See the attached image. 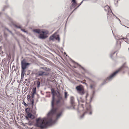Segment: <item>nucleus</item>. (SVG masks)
Wrapping results in <instances>:
<instances>
[{
	"label": "nucleus",
	"instance_id": "1",
	"mask_svg": "<svg viewBox=\"0 0 129 129\" xmlns=\"http://www.w3.org/2000/svg\"><path fill=\"white\" fill-rule=\"evenodd\" d=\"M51 92L53 94L51 102L52 109L51 111L48 114V118L42 119L39 118L36 120V126L41 128L46 127L47 126L51 125L53 123V121L52 119L55 115H56V117L58 118L61 114V112L58 113V108L54 107V103L55 101L54 95L55 91L54 89L52 88Z\"/></svg>",
	"mask_w": 129,
	"mask_h": 129
},
{
	"label": "nucleus",
	"instance_id": "2",
	"mask_svg": "<svg viewBox=\"0 0 129 129\" xmlns=\"http://www.w3.org/2000/svg\"><path fill=\"white\" fill-rule=\"evenodd\" d=\"M35 33L40 34L39 38L42 39H44L47 38L48 36L47 35L48 34L49 32L47 30L41 31L40 29H35L33 30Z\"/></svg>",
	"mask_w": 129,
	"mask_h": 129
},
{
	"label": "nucleus",
	"instance_id": "3",
	"mask_svg": "<svg viewBox=\"0 0 129 129\" xmlns=\"http://www.w3.org/2000/svg\"><path fill=\"white\" fill-rule=\"evenodd\" d=\"M126 63H124L117 70L114 72L112 75L107 78V80H109L111 79L114 77L120 71L123 67H126Z\"/></svg>",
	"mask_w": 129,
	"mask_h": 129
},
{
	"label": "nucleus",
	"instance_id": "4",
	"mask_svg": "<svg viewBox=\"0 0 129 129\" xmlns=\"http://www.w3.org/2000/svg\"><path fill=\"white\" fill-rule=\"evenodd\" d=\"M76 89L77 92L80 95H82L84 94V88L81 85L77 86L76 87Z\"/></svg>",
	"mask_w": 129,
	"mask_h": 129
},
{
	"label": "nucleus",
	"instance_id": "5",
	"mask_svg": "<svg viewBox=\"0 0 129 129\" xmlns=\"http://www.w3.org/2000/svg\"><path fill=\"white\" fill-rule=\"evenodd\" d=\"M86 113H88L90 114H91V107L90 105H89L88 107H86V111L83 113V115L81 116V117H83Z\"/></svg>",
	"mask_w": 129,
	"mask_h": 129
},
{
	"label": "nucleus",
	"instance_id": "6",
	"mask_svg": "<svg viewBox=\"0 0 129 129\" xmlns=\"http://www.w3.org/2000/svg\"><path fill=\"white\" fill-rule=\"evenodd\" d=\"M21 64L22 70H25L27 66L29 65V63H26L25 60L24 59L21 61Z\"/></svg>",
	"mask_w": 129,
	"mask_h": 129
},
{
	"label": "nucleus",
	"instance_id": "7",
	"mask_svg": "<svg viewBox=\"0 0 129 129\" xmlns=\"http://www.w3.org/2000/svg\"><path fill=\"white\" fill-rule=\"evenodd\" d=\"M58 99L56 101V104L57 105H61L63 104L64 103V100L61 96H58Z\"/></svg>",
	"mask_w": 129,
	"mask_h": 129
},
{
	"label": "nucleus",
	"instance_id": "8",
	"mask_svg": "<svg viewBox=\"0 0 129 129\" xmlns=\"http://www.w3.org/2000/svg\"><path fill=\"white\" fill-rule=\"evenodd\" d=\"M70 102L71 105L70 108L74 109L75 106V103L74 102V99L73 97L71 96L70 99Z\"/></svg>",
	"mask_w": 129,
	"mask_h": 129
},
{
	"label": "nucleus",
	"instance_id": "9",
	"mask_svg": "<svg viewBox=\"0 0 129 129\" xmlns=\"http://www.w3.org/2000/svg\"><path fill=\"white\" fill-rule=\"evenodd\" d=\"M27 116H25L26 119L28 120L29 118L31 119H33L35 118V116L34 115H33L31 113L28 112L27 113Z\"/></svg>",
	"mask_w": 129,
	"mask_h": 129
},
{
	"label": "nucleus",
	"instance_id": "10",
	"mask_svg": "<svg viewBox=\"0 0 129 129\" xmlns=\"http://www.w3.org/2000/svg\"><path fill=\"white\" fill-rule=\"evenodd\" d=\"M105 10L106 11H108V12L111 13L112 11L110 7L108 6H105L104 8Z\"/></svg>",
	"mask_w": 129,
	"mask_h": 129
},
{
	"label": "nucleus",
	"instance_id": "11",
	"mask_svg": "<svg viewBox=\"0 0 129 129\" xmlns=\"http://www.w3.org/2000/svg\"><path fill=\"white\" fill-rule=\"evenodd\" d=\"M36 74L38 76L45 75H46L45 72L42 71L39 72L37 73Z\"/></svg>",
	"mask_w": 129,
	"mask_h": 129
},
{
	"label": "nucleus",
	"instance_id": "12",
	"mask_svg": "<svg viewBox=\"0 0 129 129\" xmlns=\"http://www.w3.org/2000/svg\"><path fill=\"white\" fill-rule=\"evenodd\" d=\"M72 2L73 3L70 7L71 9H72L73 8H74L77 5H78V4H77V3L76 1L73 2Z\"/></svg>",
	"mask_w": 129,
	"mask_h": 129
},
{
	"label": "nucleus",
	"instance_id": "13",
	"mask_svg": "<svg viewBox=\"0 0 129 129\" xmlns=\"http://www.w3.org/2000/svg\"><path fill=\"white\" fill-rule=\"evenodd\" d=\"M113 14L112 12L111 13L108 12L107 13V18L109 19L112 17V14Z\"/></svg>",
	"mask_w": 129,
	"mask_h": 129
},
{
	"label": "nucleus",
	"instance_id": "14",
	"mask_svg": "<svg viewBox=\"0 0 129 129\" xmlns=\"http://www.w3.org/2000/svg\"><path fill=\"white\" fill-rule=\"evenodd\" d=\"M55 39V35L54 34L51 36L49 38L50 41H54Z\"/></svg>",
	"mask_w": 129,
	"mask_h": 129
},
{
	"label": "nucleus",
	"instance_id": "15",
	"mask_svg": "<svg viewBox=\"0 0 129 129\" xmlns=\"http://www.w3.org/2000/svg\"><path fill=\"white\" fill-rule=\"evenodd\" d=\"M36 93V87H34L31 92L32 94H35Z\"/></svg>",
	"mask_w": 129,
	"mask_h": 129
},
{
	"label": "nucleus",
	"instance_id": "16",
	"mask_svg": "<svg viewBox=\"0 0 129 129\" xmlns=\"http://www.w3.org/2000/svg\"><path fill=\"white\" fill-rule=\"evenodd\" d=\"M96 85V83L95 82H93L92 84L90 85V88H94Z\"/></svg>",
	"mask_w": 129,
	"mask_h": 129
},
{
	"label": "nucleus",
	"instance_id": "17",
	"mask_svg": "<svg viewBox=\"0 0 129 129\" xmlns=\"http://www.w3.org/2000/svg\"><path fill=\"white\" fill-rule=\"evenodd\" d=\"M25 73V70H22L21 77L22 78H23L24 76V74Z\"/></svg>",
	"mask_w": 129,
	"mask_h": 129
},
{
	"label": "nucleus",
	"instance_id": "18",
	"mask_svg": "<svg viewBox=\"0 0 129 129\" xmlns=\"http://www.w3.org/2000/svg\"><path fill=\"white\" fill-rule=\"evenodd\" d=\"M55 39L56 40L59 41L60 39L59 35H55Z\"/></svg>",
	"mask_w": 129,
	"mask_h": 129
},
{
	"label": "nucleus",
	"instance_id": "19",
	"mask_svg": "<svg viewBox=\"0 0 129 129\" xmlns=\"http://www.w3.org/2000/svg\"><path fill=\"white\" fill-rule=\"evenodd\" d=\"M50 81L51 82L54 83H56V81L55 80V79L54 78L52 79H51Z\"/></svg>",
	"mask_w": 129,
	"mask_h": 129
},
{
	"label": "nucleus",
	"instance_id": "20",
	"mask_svg": "<svg viewBox=\"0 0 129 129\" xmlns=\"http://www.w3.org/2000/svg\"><path fill=\"white\" fill-rule=\"evenodd\" d=\"M22 104H23L24 105L25 107H27L28 105L26 104L24 101H23V102L22 103Z\"/></svg>",
	"mask_w": 129,
	"mask_h": 129
},
{
	"label": "nucleus",
	"instance_id": "21",
	"mask_svg": "<svg viewBox=\"0 0 129 129\" xmlns=\"http://www.w3.org/2000/svg\"><path fill=\"white\" fill-rule=\"evenodd\" d=\"M68 93L67 92H65L64 94H65V98H67V97L68 96Z\"/></svg>",
	"mask_w": 129,
	"mask_h": 129
},
{
	"label": "nucleus",
	"instance_id": "22",
	"mask_svg": "<svg viewBox=\"0 0 129 129\" xmlns=\"http://www.w3.org/2000/svg\"><path fill=\"white\" fill-rule=\"evenodd\" d=\"M45 70L47 71H50L51 69L49 68H46Z\"/></svg>",
	"mask_w": 129,
	"mask_h": 129
},
{
	"label": "nucleus",
	"instance_id": "23",
	"mask_svg": "<svg viewBox=\"0 0 129 129\" xmlns=\"http://www.w3.org/2000/svg\"><path fill=\"white\" fill-rule=\"evenodd\" d=\"M40 82L39 81H38L37 82V87H39L40 86Z\"/></svg>",
	"mask_w": 129,
	"mask_h": 129
},
{
	"label": "nucleus",
	"instance_id": "24",
	"mask_svg": "<svg viewBox=\"0 0 129 129\" xmlns=\"http://www.w3.org/2000/svg\"><path fill=\"white\" fill-rule=\"evenodd\" d=\"M28 124L29 125H31L33 124V123L30 121L28 122Z\"/></svg>",
	"mask_w": 129,
	"mask_h": 129
},
{
	"label": "nucleus",
	"instance_id": "25",
	"mask_svg": "<svg viewBox=\"0 0 129 129\" xmlns=\"http://www.w3.org/2000/svg\"><path fill=\"white\" fill-rule=\"evenodd\" d=\"M123 39L125 41L127 42V39L125 38H123Z\"/></svg>",
	"mask_w": 129,
	"mask_h": 129
},
{
	"label": "nucleus",
	"instance_id": "26",
	"mask_svg": "<svg viewBox=\"0 0 129 129\" xmlns=\"http://www.w3.org/2000/svg\"><path fill=\"white\" fill-rule=\"evenodd\" d=\"M34 101L33 100H32L31 101V103L32 105V106H33L34 105Z\"/></svg>",
	"mask_w": 129,
	"mask_h": 129
},
{
	"label": "nucleus",
	"instance_id": "27",
	"mask_svg": "<svg viewBox=\"0 0 129 129\" xmlns=\"http://www.w3.org/2000/svg\"><path fill=\"white\" fill-rule=\"evenodd\" d=\"M82 2L80 3L79 4V5L75 9H77L78 7H79V6H80L81 5V4L82 3Z\"/></svg>",
	"mask_w": 129,
	"mask_h": 129
},
{
	"label": "nucleus",
	"instance_id": "28",
	"mask_svg": "<svg viewBox=\"0 0 129 129\" xmlns=\"http://www.w3.org/2000/svg\"><path fill=\"white\" fill-rule=\"evenodd\" d=\"M15 26L17 27V28H20V26H17V25H15Z\"/></svg>",
	"mask_w": 129,
	"mask_h": 129
},
{
	"label": "nucleus",
	"instance_id": "29",
	"mask_svg": "<svg viewBox=\"0 0 129 129\" xmlns=\"http://www.w3.org/2000/svg\"><path fill=\"white\" fill-rule=\"evenodd\" d=\"M35 94H32L31 97L32 98H33L34 97Z\"/></svg>",
	"mask_w": 129,
	"mask_h": 129
},
{
	"label": "nucleus",
	"instance_id": "30",
	"mask_svg": "<svg viewBox=\"0 0 129 129\" xmlns=\"http://www.w3.org/2000/svg\"><path fill=\"white\" fill-rule=\"evenodd\" d=\"M27 98L28 99H30V95H28Z\"/></svg>",
	"mask_w": 129,
	"mask_h": 129
},
{
	"label": "nucleus",
	"instance_id": "31",
	"mask_svg": "<svg viewBox=\"0 0 129 129\" xmlns=\"http://www.w3.org/2000/svg\"><path fill=\"white\" fill-rule=\"evenodd\" d=\"M88 94L87 93L86 94V99H87V97L88 96Z\"/></svg>",
	"mask_w": 129,
	"mask_h": 129
},
{
	"label": "nucleus",
	"instance_id": "32",
	"mask_svg": "<svg viewBox=\"0 0 129 129\" xmlns=\"http://www.w3.org/2000/svg\"><path fill=\"white\" fill-rule=\"evenodd\" d=\"M76 0H72V2H76Z\"/></svg>",
	"mask_w": 129,
	"mask_h": 129
},
{
	"label": "nucleus",
	"instance_id": "33",
	"mask_svg": "<svg viewBox=\"0 0 129 129\" xmlns=\"http://www.w3.org/2000/svg\"><path fill=\"white\" fill-rule=\"evenodd\" d=\"M9 32H10V33H11V31H9Z\"/></svg>",
	"mask_w": 129,
	"mask_h": 129
},
{
	"label": "nucleus",
	"instance_id": "34",
	"mask_svg": "<svg viewBox=\"0 0 129 129\" xmlns=\"http://www.w3.org/2000/svg\"><path fill=\"white\" fill-rule=\"evenodd\" d=\"M120 46H121V43H120Z\"/></svg>",
	"mask_w": 129,
	"mask_h": 129
},
{
	"label": "nucleus",
	"instance_id": "35",
	"mask_svg": "<svg viewBox=\"0 0 129 129\" xmlns=\"http://www.w3.org/2000/svg\"><path fill=\"white\" fill-rule=\"evenodd\" d=\"M23 31H24L25 32V31H24V30H23Z\"/></svg>",
	"mask_w": 129,
	"mask_h": 129
},
{
	"label": "nucleus",
	"instance_id": "36",
	"mask_svg": "<svg viewBox=\"0 0 129 129\" xmlns=\"http://www.w3.org/2000/svg\"><path fill=\"white\" fill-rule=\"evenodd\" d=\"M23 31H24L25 32V31H24V30H23Z\"/></svg>",
	"mask_w": 129,
	"mask_h": 129
},
{
	"label": "nucleus",
	"instance_id": "37",
	"mask_svg": "<svg viewBox=\"0 0 129 129\" xmlns=\"http://www.w3.org/2000/svg\"><path fill=\"white\" fill-rule=\"evenodd\" d=\"M23 31H24L25 32V31H24V30H23Z\"/></svg>",
	"mask_w": 129,
	"mask_h": 129
},
{
	"label": "nucleus",
	"instance_id": "38",
	"mask_svg": "<svg viewBox=\"0 0 129 129\" xmlns=\"http://www.w3.org/2000/svg\"><path fill=\"white\" fill-rule=\"evenodd\" d=\"M23 31H24L25 32V31H24V30H23Z\"/></svg>",
	"mask_w": 129,
	"mask_h": 129
},
{
	"label": "nucleus",
	"instance_id": "39",
	"mask_svg": "<svg viewBox=\"0 0 129 129\" xmlns=\"http://www.w3.org/2000/svg\"><path fill=\"white\" fill-rule=\"evenodd\" d=\"M91 98V99L92 98Z\"/></svg>",
	"mask_w": 129,
	"mask_h": 129
}]
</instances>
